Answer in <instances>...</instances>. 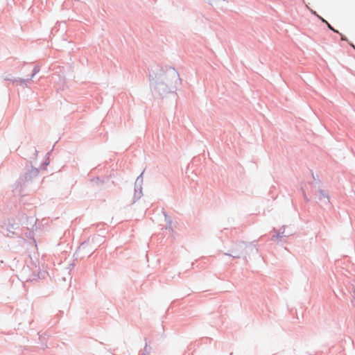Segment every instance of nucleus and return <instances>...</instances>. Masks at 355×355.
Here are the masks:
<instances>
[{"instance_id": "obj_1", "label": "nucleus", "mask_w": 355, "mask_h": 355, "mask_svg": "<svg viewBox=\"0 0 355 355\" xmlns=\"http://www.w3.org/2000/svg\"><path fill=\"white\" fill-rule=\"evenodd\" d=\"M148 78L153 93L164 98L168 94L177 89L178 83L181 82L179 73L171 66L164 67L155 64L148 69Z\"/></svg>"}, {"instance_id": "obj_2", "label": "nucleus", "mask_w": 355, "mask_h": 355, "mask_svg": "<svg viewBox=\"0 0 355 355\" xmlns=\"http://www.w3.org/2000/svg\"><path fill=\"white\" fill-rule=\"evenodd\" d=\"M1 232L8 237H19L21 234L20 225L15 219H8L1 226Z\"/></svg>"}, {"instance_id": "obj_3", "label": "nucleus", "mask_w": 355, "mask_h": 355, "mask_svg": "<svg viewBox=\"0 0 355 355\" xmlns=\"http://www.w3.org/2000/svg\"><path fill=\"white\" fill-rule=\"evenodd\" d=\"M39 174V169L36 167L31 166V168L28 169L23 175H20L16 182L15 191H17L19 188V193L21 192V188L26 185V183L31 182Z\"/></svg>"}, {"instance_id": "obj_4", "label": "nucleus", "mask_w": 355, "mask_h": 355, "mask_svg": "<svg viewBox=\"0 0 355 355\" xmlns=\"http://www.w3.org/2000/svg\"><path fill=\"white\" fill-rule=\"evenodd\" d=\"M144 171L137 178L136 181L135 182V191L133 196V202L135 203L137 200H139L141 196H143L142 193V184H143V174Z\"/></svg>"}, {"instance_id": "obj_5", "label": "nucleus", "mask_w": 355, "mask_h": 355, "mask_svg": "<svg viewBox=\"0 0 355 355\" xmlns=\"http://www.w3.org/2000/svg\"><path fill=\"white\" fill-rule=\"evenodd\" d=\"M93 249L94 248L89 245V239H88L80 244L78 249L74 252L73 257H76V259H78L79 258L78 252L80 250H85V254L80 257L81 259L84 258L87 254H89L88 257H90L93 253Z\"/></svg>"}, {"instance_id": "obj_6", "label": "nucleus", "mask_w": 355, "mask_h": 355, "mask_svg": "<svg viewBox=\"0 0 355 355\" xmlns=\"http://www.w3.org/2000/svg\"><path fill=\"white\" fill-rule=\"evenodd\" d=\"M247 247V243L241 241L239 243L238 248L232 250L231 252L230 253H225V255L232 257L234 259H239L244 254L243 250Z\"/></svg>"}, {"instance_id": "obj_7", "label": "nucleus", "mask_w": 355, "mask_h": 355, "mask_svg": "<svg viewBox=\"0 0 355 355\" xmlns=\"http://www.w3.org/2000/svg\"><path fill=\"white\" fill-rule=\"evenodd\" d=\"M4 80L9 81L12 83H17L19 85H24L27 86L28 83H30V79H24L21 78H15L12 75L8 74L4 76Z\"/></svg>"}, {"instance_id": "obj_8", "label": "nucleus", "mask_w": 355, "mask_h": 355, "mask_svg": "<svg viewBox=\"0 0 355 355\" xmlns=\"http://www.w3.org/2000/svg\"><path fill=\"white\" fill-rule=\"evenodd\" d=\"M209 4L211 6L220 8V9H226L225 6L227 1L226 0H207Z\"/></svg>"}, {"instance_id": "obj_9", "label": "nucleus", "mask_w": 355, "mask_h": 355, "mask_svg": "<svg viewBox=\"0 0 355 355\" xmlns=\"http://www.w3.org/2000/svg\"><path fill=\"white\" fill-rule=\"evenodd\" d=\"M272 232L275 233V234L272 236L270 239L271 241H277V242H279L281 241V239L282 237L288 236L284 234V232H281V230H278L275 227L272 229Z\"/></svg>"}, {"instance_id": "obj_10", "label": "nucleus", "mask_w": 355, "mask_h": 355, "mask_svg": "<svg viewBox=\"0 0 355 355\" xmlns=\"http://www.w3.org/2000/svg\"><path fill=\"white\" fill-rule=\"evenodd\" d=\"M272 232L275 233V234L272 236L270 239L271 241H277V242H279L281 241V239L282 237L288 236L284 234V232H281V230H278L275 227L272 229Z\"/></svg>"}, {"instance_id": "obj_11", "label": "nucleus", "mask_w": 355, "mask_h": 355, "mask_svg": "<svg viewBox=\"0 0 355 355\" xmlns=\"http://www.w3.org/2000/svg\"><path fill=\"white\" fill-rule=\"evenodd\" d=\"M318 192L320 193V196L318 197V200H322L324 198V199H325L324 204L325 205H330L331 202H330L329 196V194H328L327 191H324L323 189H318Z\"/></svg>"}, {"instance_id": "obj_12", "label": "nucleus", "mask_w": 355, "mask_h": 355, "mask_svg": "<svg viewBox=\"0 0 355 355\" xmlns=\"http://www.w3.org/2000/svg\"><path fill=\"white\" fill-rule=\"evenodd\" d=\"M49 155L50 153H47L45 156V160L40 165V169L45 170L47 166L49 164Z\"/></svg>"}, {"instance_id": "obj_13", "label": "nucleus", "mask_w": 355, "mask_h": 355, "mask_svg": "<svg viewBox=\"0 0 355 355\" xmlns=\"http://www.w3.org/2000/svg\"><path fill=\"white\" fill-rule=\"evenodd\" d=\"M164 220H165V222L166 223L165 229L166 230H168L169 231L173 232V227H172V218H171V217L169 216H166V219Z\"/></svg>"}, {"instance_id": "obj_14", "label": "nucleus", "mask_w": 355, "mask_h": 355, "mask_svg": "<svg viewBox=\"0 0 355 355\" xmlns=\"http://www.w3.org/2000/svg\"><path fill=\"white\" fill-rule=\"evenodd\" d=\"M91 182H94L97 185H103L105 183V181L100 178L98 176L94 177L90 180Z\"/></svg>"}, {"instance_id": "obj_15", "label": "nucleus", "mask_w": 355, "mask_h": 355, "mask_svg": "<svg viewBox=\"0 0 355 355\" xmlns=\"http://www.w3.org/2000/svg\"><path fill=\"white\" fill-rule=\"evenodd\" d=\"M40 70V67L39 65H35L34 67H33V71H32V74L31 75L30 78H28V79H30V81L32 80V78L37 73H39Z\"/></svg>"}, {"instance_id": "obj_16", "label": "nucleus", "mask_w": 355, "mask_h": 355, "mask_svg": "<svg viewBox=\"0 0 355 355\" xmlns=\"http://www.w3.org/2000/svg\"><path fill=\"white\" fill-rule=\"evenodd\" d=\"M145 340H146V343H145L144 352L142 353H141L140 355H146V354L150 353V352L151 350V347L148 346L147 344L146 338H145Z\"/></svg>"}, {"instance_id": "obj_17", "label": "nucleus", "mask_w": 355, "mask_h": 355, "mask_svg": "<svg viewBox=\"0 0 355 355\" xmlns=\"http://www.w3.org/2000/svg\"><path fill=\"white\" fill-rule=\"evenodd\" d=\"M327 28L335 33H339V31L335 29L329 22H327Z\"/></svg>"}, {"instance_id": "obj_18", "label": "nucleus", "mask_w": 355, "mask_h": 355, "mask_svg": "<svg viewBox=\"0 0 355 355\" xmlns=\"http://www.w3.org/2000/svg\"><path fill=\"white\" fill-rule=\"evenodd\" d=\"M338 34L340 36V39H341L342 41H345V42H348L349 40H348L347 37L345 35L342 34L340 32Z\"/></svg>"}, {"instance_id": "obj_19", "label": "nucleus", "mask_w": 355, "mask_h": 355, "mask_svg": "<svg viewBox=\"0 0 355 355\" xmlns=\"http://www.w3.org/2000/svg\"><path fill=\"white\" fill-rule=\"evenodd\" d=\"M96 227H98L100 230L104 228V226L105 225V223H99L95 225Z\"/></svg>"}, {"instance_id": "obj_20", "label": "nucleus", "mask_w": 355, "mask_h": 355, "mask_svg": "<svg viewBox=\"0 0 355 355\" xmlns=\"http://www.w3.org/2000/svg\"><path fill=\"white\" fill-rule=\"evenodd\" d=\"M256 241H253L249 244V246L252 248V250L254 249L256 252L258 251V249L256 248V244L254 243Z\"/></svg>"}, {"instance_id": "obj_21", "label": "nucleus", "mask_w": 355, "mask_h": 355, "mask_svg": "<svg viewBox=\"0 0 355 355\" xmlns=\"http://www.w3.org/2000/svg\"><path fill=\"white\" fill-rule=\"evenodd\" d=\"M303 198H304V201L306 202H309L310 201V198H308V196H306V192H304Z\"/></svg>"}, {"instance_id": "obj_22", "label": "nucleus", "mask_w": 355, "mask_h": 355, "mask_svg": "<svg viewBox=\"0 0 355 355\" xmlns=\"http://www.w3.org/2000/svg\"><path fill=\"white\" fill-rule=\"evenodd\" d=\"M311 175L313 177V179L315 181V183H317V182L321 183V181L319 179L317 180V178H315L313 171H311Z\"/></svg>"}, {"instance_id": "obj_23", "label": "nucleus", "mask_w": 355, "mask_h": 355, "mask_svg": "<svg viewBox=\"0 0 355 355\" xmlns=\"http://www.w3.org/2000/svg\"><path fill=\"white\" fill-rule=\"evenodd\" d=\"M33 155L35 156V158H36L37 156V154H38V151L37 150L35 147H33Z\"/></svg>"}, {"instance_id": "obj_24", "label": "nucleus", "mask_w": 355, "mask_h": 355, "mask_svg": "<svg viewBox=\"0 0 355 355\" xmlns=\"http://www.w3.org/2000/svg\"><path fill=\"white\" fill-rule=\"evenodd\" d=\"M76 260V258H75V259H74V260H73V261L71 263H70V264H69V266L68 268H69L70 270H71L74 267V266H75V263H74V261H75Z\"/></svg>"}, {"instance_id": "obj_25", "label": "nucleus", "mask_w": 355, "mask_h": 355, "mask_svg": "<svg viewBox=\"0 0 355 355\" xmlns=\"http://www.w3.org/2000/svg\"><path fill=\"white\" fill-rule=\"evenodd\" d=\"M318 17L326 25H327V22H328L327 20H325L324 18H322V17L318 15Z\"/></svg>"}, {"instance_id": "obj_26", "label": "nucleus", "mask_w": 355, "mask_h": 355, "mask_svg": "<svg viewBox=\"0 0 355 355\" xmlns=\"http://www.w3.org/2000/svg\"><path fill=\"white\" fill-rule=\"evenodd\" d=\"M348 44H349L350 46H352L354 49H355V46L352 42L348 41Z\"/></svg>"}, {"instance_id": "obj_27", "label": "nucleus", "mask_w": 355, "mask_h": 355, "mask_svg": "<svg viewBox=\"0 0 355 355\" xmlns=\"http://www.w3.org/2000/svg\"><path fill=\"white\" fill-rule=\"evenodd\" d=\"M348 44H349L350 46H352L354 49H355V46L352 42L348 41Z\"/></svg>"}, {"instance_id": "obj_28", "label": "nucleus", "mask_w": 355, "mask_h": 355, "mask_svg": "<svg viewBox=\"0 0 355 355\" xmlns=\"http://www.w3.org/2000/svg\"><path fill=\"white\" fill-rule=\"evenodd\" d=\"M162 213H163V214H164V220H165V219H166V216H168V215L167 212H166V211H164V210H163Z\"/></svg>"}, {"instance_id": "obj_29", "label": "nucleus", "mask_w": 355, "mask_h": 355, "mask_svg": "<svg viewBox=\"0 0 355 355\" xmlns=\"http://www.w3.org/2000/svg\"><path fill=\"white\" fill-rule=\"evenodd\" d=\"M183 355H193V352H184V354Z\"/></svg>"}, {"instance_id": "obj_30", "label": "nucleus", "mask_w": 355, "mask_h": 355, "mask_svg": "<svg viewBox=\"0 0 355 355\" xmlns=\"http://www.w3.org/2000/svg\"><path fill=\"white\" fill-rule=\"evenodd\" d=\"M300 191H302V195H304V192H305V191L302 187L300 188Z\"/></svg>"}, {"instance_id": "obj_31", "label": "nucleus", "mask_w": 355, "mask_h": 355, "mask_svg": "<svg viewBox=\"0 0 355 355\" xmlns=\"http://www.w3.org/2000/svg\"><path fill=\"white\" fill-rule=\"evenodd\" d=\"M98 237H99V235H98L97 236H93V237H92V242H94V239H95L96 238H97V239H98Z\"/></svg>"}, {"instance_id": "obj_32", "label": "nucleus", "mask_w": 355, "mask_h": 355, "mask_svg": "<svg viewBox=\"0 0 355 355\" xmlns=\"http://www.w3.org/2000/svg\"><path fill=\"white\" fill-rule=\"evenodd\" d=\"M280 230H281V232H285V226H282V227Z\"/></svg>"}, {"instance_id": "obj_33", "label": "nucleus", "mask_w": 355, "mask_h": 355, "mask_svg": "<svg viewBox=\"0 0 355 355\" xmlns=\"http://www.w3.org/2000/svg\"><path fill=\"white\" fill-rule=\"evenodd\" d=\"M232 354H233V353H232V352H231V353L230 354V355H232Z\"/></svg>"}]
</instances>
